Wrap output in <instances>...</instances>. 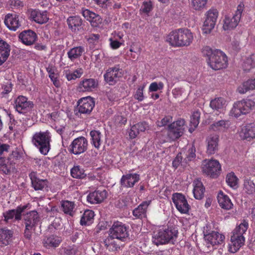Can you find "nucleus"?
Wrapping results in <instances>:
<instances>
[{"label":"nucleus","mask_w":255,"mask_h":255,"mask_svg":"<svg viewBox=\"0 0 255 255\" xmlns=\"http://www.w3.org/2000/svg\"><path fill=\"white\" fill-rule=\"evenodd\" d=\"M14 108L20 114H25L30 111L33 107V103L28 101L26 97L19 96L14 100Z\"/></svg>","instance_id":"f3484780"},{"label":"nucleus","mask_w":255,"mask_h":255,"mask_svg":"<svg viewBox=\"0 0 255 255\" xmlns=\"http://www.w3.org/2000/svg\"><path fill=\"white\" fill-rule=\"evenodd\" d=\"M51 133L48 130L35 132L32 138V143L37 147L40 152L46 155L50 149Z\"/></svg>","instance_id":"7ed1b4c3"},{"label":"nucleus","mask_w":255,"mask_h":255,"mask_svg":"<svg viewBox=\"0 0 255 255\" xmlns=\"http://www.w3.org/2000/svg\"><path fill=\"white\" fill-rule=\"evenodd\" d=\"M226 181L227 184L233 189H237L238 187L239 179L233 172L227 174Z\"/></svg>","instance_id":"8fccbe9b"},{"label":"nucleus","mask_w":255,"mask_h":255,"mask_svg":"<svg viewBox=\"0 0 255 255\" xmlns=\"http://www.w3.org/2000/svg\"><path fill=\"white\" fill-rule=\"evenodd\" d=\"M218 16V11L216 9L212 8L207 11L206 19L203 25L204 32H211L215 27L217 19Z\"/></svg>","instance_id":"4468645a"},{"label":"nucleus","mask_w":255,"mask_h":255,"mask_svg":"<svg viewBox=\"0 0 255 255\" xmlns=\"http://www.w3.org/2000/svg\"><path fill=\"white\" fill-rule=\"evenodd\" d=\"M118 240L112 237L109 233L108 236L103 240V244L106 249L109 252H116L120 249V244L118 243Z\"/></svg>","instance_id":"cd10ccee"},{"label":"nucleus","mask_w":255,"mask_h":255,"mask_svg":"<svg viewBox=\"0 0 255 255\" xmlns=\"http://www.w3.org/2000/svg\"><path fill=\"white\" fill-rule=\"evenodd\" d=\"M75 204L74 202L68 200L62 201L61 202V210L66 214L72 216L74 214V209Z\"/></svg>","instance_id":"a18cd8bd"},{"label":"nucleus","mask_w":255,"mask_h":255,"mask_svg":"<svg viewBox=\"0 0 255 255\" xmlns=\"http://www.w3.org/2000/svg\"><path fill=\"white\" fill-rule=\"evenodd\" d=\"M13 85L9 80L3 82L1 84L0 95L1 97L8 98L9 93L12 91Z\"/></svg>","instance_id":"c03bdc74"},{"label":"nucleus","mask_w":255,"mask_h":255,"mask_svg":"<svg viewBox=\"0 0 255 255\" xmlns=\"http://www.w3.org/2000/svg\"><path fill=\"white\" fill-rule=\"evenodd\" d=\"M244 70L249 71L252 68L255 67V54H251L250 57H248L244 62L243 64Z\"/></svg>","instance_id":"603ef678"},{"label":"nucleus","mask_w":255,"mask_h":255,"mask_svg":"<svg viewBox=\"0 0 255 255\" xmlns=\"http://www.w3.org/2000/svg\"><path fill=\"white\" fill-rule=\"evenodd\" d=\"M139 133L138 128H137L136 124L134 125L130 129L129 131V136L131 139L135 138L137 135Z\"/></svg>","instance_id":"69168bd1"},{"label":"nucleus","mask_w":255,"mask_h":255,"mask_svg":"<svg viewBox=\"0 0 255 255\" xmlns=\"http://www.w3.org/2000/svg\"><path fill=\"white\" fill-rule=\"evenodd\" d=\"M151 201H145L139 204L132 211L133 215L139 219H142L146 217L147 209L150 204Z\"/></svg>","instance_id":"473e14b6"},{"label":"nucleus","mask_w":255,"mask_h":255,"mask_svg":"<svg viewBox=\"0 0 255 255\" xmlns=\"http://www.w3.org/2000/svg\"><path fill=\"white\" fill-rule=\"evenodd\" d=\"M255 104V102L250 99H243L237 101L234 104L230 111V115L238 118L242 115H246L251 111Z\"/></svg>","instance_id":"39448f33"},{"label":"nucleus","mask_w":255,"mask_h":255,"mask_svg":"<svg viewBox=\"0 0 255 255\" xmlns=\"http://www.w3.org/2000/svg\"><path fill=\"white\" fill-rule=\"evenodd\" d=\"M30 205L27 203L26 205H20L18 206L15 209L8 210L3 213L2 215L4 217V221L6 223L11 222L13 220L19 221L22 219V213L26 209H29Z\"/></svg>","instance_id":"f8f14e48"},{"label":"nucleus","mask_w":255,"mask_h":255,"mask_svg":"<svg viewBox=\"0 0 255 255\" xmlns=\"http://www.w3.org/2000/svg\"><path fill=\"white\" fill-rule=\"evenodd\" d=\"M29 176L30 178L32 187L35 190H48L49 182L47 179H41L36 172H31Z\"/></svg>","instance_id":"6ab92c4d"},{"label":"nucleus","mask_w":255,"mask_h":255,"mask_svg":"<svg viewBox=\"0 0 255 255\" xmlns=\"http://www.w3.org/2000/svg\"><path fill=\"white\" fill-rule=\"evenodd\" d=\"M23 219L25 226L35 228L39 218L37 211L33 210L23 214Z\"/></svg>","instance_id":"bb28decb"},{"label":"nucleus","mask_w":255,"mask_h":255,"mask_svg":"<svg viewBox=\"0 0 255 255\" xmlns=\"http://www.w3.org/2000/svg\"><path fill=\"white\" fill-rule=\"evenodd\" d=\"M107 192L106 190H96L90 193L87 196V199L88 202L91 204H98L101 203L107 197Z\"/></svg>","instance_id":"a878e982"},{"label":"nucleus","mask_w":255,"mask_h":255,"mask_svg":"<svg viewBox=\"0 0 255 255\" xmlns=\"http://www.w3.org/2000/svg\"><path fill=\"white\" fill-rule=\"evenodd\" d=\"M193 39L192 33H170L166 41L172 46L179 47L189 45Z\"/></svg>","instance_id":"20e7f679"},{"label":"nucleus","mask_w":255,"mask_h":255,"mask_svg":"<svg viewBox=\"0 0 255 255\" xmlns=\"http://www.w3.org/2000/svg\"><path fill=\"white\" fill-rule=\"evenodd\" d=\"M140 180V176L137 173H128L123 175L121 179L120 183L125 188L133 187L135 184Z\"/></svg>","instance_id":"4be33fe9"},{"label":"nucleus","mask_w":255,"mask_h":255,"mask_svg":"<svg viewBox=\"0 0 255 255\" xmlns=\"http://www.w3.org/2000/svg\"><path fill=\"white\" fill-rule=\"evenodd\" d=\"M4 24L7 27L12 31H15L21 26L19 15L16 14L8 13L5 16Z\"/></svg>","instance_id":"5701e85b"},{"label":"nucleus","mask_w":255,"mask_h":255,"mask_svg":"<svg viewBox=\"0 0 255 255\" xmlns=\"http://www.w3.org/2000/svg\"><path fill=\"white\" fill-rule=\"evenodd\" d=\"M207 142V153L209 154H213L218 149V136L217 135H210L206 139Z\"/></svg>","instance_id":"e433bc0d"},{"label":"nucleus","mask_w":255,"mask_h":255,"mask_svg":"<svg viewBox=\"0 0 255 255\" xmlns=\"http://www.w3.org/2000/svg\"><path fill=\"white\" fill-rule=\"evenodd\" d=\"M123 75V70L120 66L116 65L114 67L109 68L104 75L105 81L110 85H114Z\"/></svg>","instance_id":"2eb2a0df"},{"label":"nucleus","mask_w":255,"mask_h":255,"mask_svg":"<svg viewBox=\"0 0 255 255\" xmlns=\"http://www.w3.org/2000/svg\"><path fill=\"white\" fill-rule=\"evenodd\" d=\"M202 55L206 57L207 63L209 58L213 56L214 54V50H213L209 46H204L202 49L201 51Z\"/></svg>","instance_id":"13d9d810"},{"label":"nucleus","mask_w":255,"mask_h":255,"mask_svg":"<svg viewBox=\"0 0 255 255\" xmlns=\"http://www.w3.org/2000/svg\"><path fill=\"white\" fill-rule=\"evenodd\" d=\"M185 121L179 119L169 124L167 128V136L171 140H175L181 136L185 129Z\"/></svg>","instance_id":"9d476101"},{"label":"nucleus","mask_w":255,"mask_h":255,"mask_svg":"<svg viewBox=\"0 0 255 255\" xmlns=\"http://www.w3.org/2000/svg\"><path fill=\"white\" fill-rule=\"evenodd\" d=\"M84 51V49L82 46L74 47L67 52L68 57L71 61H74L80 57Z\"/></svg>","instance_id":"09e8293b"},{"label":"nucleus","mask_w":255,"mask_h":255,"mask_svg":"<svg viewBox=\"0 0 255 255\" xmlns=\"http://www.w3.org/2000/svg\"><path fill=\"white\" fill-rule=\"evenodd\" d=\"M46 70L48 74V77L54 86L58 88L61 86V82L59 80V74L56 68L52 65H49Z\"/></svg>","instance_id":"7c9ffc66"},{"label":"nucleus","mask_w":255,"mask_h":255,"mask_svg":"<svg viewBox=\"0 0 255 255\" xmlns=\"http://www.w3.org/2000/svg\"><path fill=\"white\" fill-rule=\"evenodd\" d=\"M172 121V117L168 116H165L161 121H157L156 125L157 127H162L166 126L168 124L171 123Z\"/></svg>","instance_id":"680f3d73"},{"label":"nucleus","mask_w":255,"mask_h":255,"mask_svg":"<svg viewBox=\"0 0 255 255\" xmlns=\"http://www.w3.org/2000/svg\"><path fill=\"white\" fill-rule=\"evenodd\" d=\"M30 18L39 24H43L47 22L49 19L48 12L46 10L41 11L39 10L34 9L31 11Z\"/></svg>","instance_id":"c756f323"},{"label":"nucleus","mask_w":255,"mask_h":255,"mask_svg":"<svg viewBox=\"0 0 255 255\" xmlns=\"http://www.w3.org/2000/svg\"><path fill=\"white\" fill-rule=\"evenodd\" d=\"M70 174L71 176L76 179H83L87 174L83 168L80 165H74L70 170Z\"/></svg>","instance_id":"37998d69"},{"label":"nucleus","mask_w":255,"mask_h":255,"mask_svg":"<svg viewBox=\"0 0 255 255\" xmlns=\"http://www.w3.org/2000/svg\"><path fill=\"white\" fill-rule=\"evenodd\" d=\"M95 214L91 210H86L84 212L80 220V224L82 226H88L91 225L94 220Z\"/></svg>","instance_id":"58836bf2"},{"label":"nucleus","mask_w":255,"mask_h":255,"mask_svg":"<svg viewBox=\"0 0 255 255\" xmlns=\"http://www.w3.org/2000/svg\"><path fill=\"white\" fill-rule=\"evenodd\" d=\"M218 202L220 206L226 210H229L233 208V204L229 197L225 195L222 191H220L217 196Z\"/></svg>","instance_id":"72a5a7b5"},{"label":"nucleus","mask_w":255,"mask_h":255,"mask_svg":"<svg viewBox=\"0 0 255 255\" xmlns=\"http://www.w3.org/2000/svg\"><path fill=\"white\" fill-rule=\"evenodd\" d=\"M200 119V113L199 111L194 112L190 119L189 131L192 133L198 127Z\"/></svg>","instance_id":"49530a36"},{"label":"nucleus","mask_w":255,"mask_h":255,"mask_svg":"<svg viewBox=\"0 0 255 255\" xmlns=\"http://www.w3.org/2000/svg\"><path fill=\"white\" fill-rule=\"evenodd\" d=\"M62 242L60 237L54 235L45 236L43 240L42 244L44 247L47 249L51 248H56L59 246Z\"/></svg>","instance_id":"c85d7f7f"},{"label":"nucleus","mask_w":255,"mask_h":255,"mask_svg":"<svg viewBox=\"0 0 255 255\" xmlns=\"http://www.w3.org/2000/svg\"><path fill=\"white\" fill-rule=\"evenodd\" d=\"M204 238L206 246L209 248L211 246L216 249V246L221 245L224 243L225 236L218 232L212 231L209 234H204Z\"/></svg>","instance_id":"aec40b11"},{"label":"nucleus","mask_w":255,"mask_h":255,"mask_svg":"<svg viewBox=\"0 0 255 255\" xmlns=\"http://www.w3.org/2000/svg\"><path fill=\"white\" fill-rule=\"evenodd\" d=\"M98 81L94 78H84L78 83L77 90L79 92H91L98 87Z\"/></svg>","instance_id":"a211bd4d"},{"label":"nucleus","mask_w":255,"mask_h":255,"mask_svg":"<svg viewBox=\"0 0 255 255\" xmlns=\"http://www.w3.org/2000/svg\"><path fill=\"white\" fill-rule=\"evenodd\" d=\"M13 232L7 229H0V244L7 246L11 241Z\"/></svg>","instance_id":"4c0bfd02"},{"label":"nucleus","mask_w":255,"mask_h":255,"mask_svg":"<svg viewBox=\"0 0 255 255\" xmlns=\"http://www.w3.org/2000/svg\"><path fill=\"white\" fill-rule=\"evenodd\" d=\"M226 101L224 98L218 97L210 101V106L214 110L220 111L226 107Z\"/></svg>","instance_id":"ea45409f"},{"label":"nucleus","mask_w":255,"mask_h":255,"mask_svg":"<svg viewBox=\"0 0 255 255\" xmlns=\"http://www.w3.org/2000/svg\"><path fill=\"white\" fill-rule=\"evenodd\" d=\"M240 19L239 15H234L230 18L226 16L224 20L223 28L224 30H232L237 27Z\"/></svg>","instance_id":"c9c22d12"},{"label":"nucleus","mask_w":255,"mask_h":255,"mask_svg":"<svg viewBox=\"0 0 255 255\" xmlns=\"http://www.w3.org/2000/svg\"><path fill=\"white\" fill-rule=\"evenodd\" d=\"M173 202L177 210L181 214H187L189 209L190 205L185 197L182 193H175L172 196Z\"/></svg>","instance_id":"ddd939ff"},{"label":"nucleus","mask_w":255,"mask_h":255,"mask_svg":"<svg viewBox=\"0 0 255 255\" xmlns=\"http://www.w3.org/2000/svg\"><path fill=\"white\" fill-rule=\"evenodd\" d=\"M240 137L243 139L251 141L255 138V124L250 123L242 128L240 132Z\"/></svg>","instance_id":"b1692460"},{"label":"nucleus","mask_w":255,"mask_h":255,"mask_svg":"<svg viewBox=\"0 0 255 255\" xmlns=\"http://www.w3.org/2000/svg\"><path fill=\"white\" fill-rule=\"evenodd\" d=\"M182 159V157L181 156V153H178L172 161V166L174 168H175V169L178 168L180 163L181 162Z\"/></svg>","instance_id":"774afa93"},{"label":"nucleus","mask_w":255,"mask_h":255,"mask_svg":"<svg viewBox=\"0 0 255 255\" xmlns=\"http://www.w3.org/2000/svg\"><path fill=\"white\" fill-rule=\"evenodd\" d=\"M90 135L91 137V144L96 148L99 149L102 144V141L101 139L102 135L98 130H93L90 132Z\"/></svg>","instance_id":"79ce46f5"},{"label":"nucleus","mask_w":255,"mask_h":255,"mask_svg":"<svg viewBox=\"0 0 255 255\" xmlns=\"http://www.w3.org/2000/svg\"><path fill=\"white\" fill-rule=\"evenodd\" d=\"M3 111L6 113L7 115L9 117V123L8 124V128L10 130L12 131L17 122L15 120L13 115L11 114L8 111L6 110H3Z\"/></svg>","instance_id":"052dcab7"},{"label":"nucleus","mask_w":255,"mask_h":255,"mask_svg":"<svg viewBox=\"0 0 255 255\" xmlns=\"http://www.w3.org/2000/svg\"><path fill=\"white\" fill-rule=\"evenodd\" d=\"M110 41V46L113 49H118L122 45L124 44V40L116 41V40H112L109 39Z\"/></svg>","instance_id":"338daca9"},{"label":"nucleus","mask_w":255,"mask_h":255,"mask_svg":"<svg viewBox=\"0 0 255 255\" xmlns=\"http://www.w3.org/2000/svg\"><path fill=\"white\" fill-rule=\"evenodd\" d=\"M0 172L5 175H10L16 172L15 165L8 157H0Z\"/></svg>","instance_id":"412c9836"},{"label":"nucleus","mask_w":255,"mask_h":255,"mask_svg":"<svg viewBox=\"0 0 255 255\" xmlns=\"http://www.w3.org/2000/svg\"><path fill=\"white\" fill-rule=\"evenodd\" d=\"M83 16L90 22L92 27L101 28L103 27V19L101 16L88 9H82Z\"/></svg>","instance_id":"dca6fc26"},{"label":"nucleus","mask_w":255,"mask_h":255,"mask_svg":"<svg viewBox=\"0 0 255 255\" xmlns=\"http://www.w3.org/2000/svg\"><path fill=\"white\" fill-rule=\"evenodd\" d=\"M18 38L23 44L30 46L37 41L38 37L36 33H19Z\"/></svg>","instance_id":"f704fd0d"},{"label":"nucleus","mask_w":255,"mask_h":255,"mask_svg":"<svg viewBox=\"0 0 255 255\" xmlns=\"http://www.w3.org/2000/svg\"><path fill=\"white\" fill-rule=\"evenodd\" d=\"M61 255H78V248L75 245L62 247L60 250Z\"/></svg>","instance_id":"3c124183"},{"label":"nucleus","mask_w":255,"mask_h":255,"mask_svg":"<svg viewBox=\"0 0 255 255\" xmlns=\"http://www.w3.org/2000/svg\"><path fill=\"white\" fill-rule=\"evenodd\" d=\"M94 107V98L90 96L82 98L78 102L77 108L75 110V115L78 117L88 116L90 115Z\"/></svg>","instance_id":"6e6552de"},{"label":"nucleus","mask_w":255,"mask_h":255,"mask_svg":"<svg viewBox=\"0 0 255 255\" xmlns=\"http://www.w3.org/2000/svg\"><path fill=\"white\" fill-rule=\"evenodd\" d=\"M88 146L87 138L81 136L72 141L68 147V150L70 153L78 155L85 152L88 149Z\"/></svg>","instance_id":"9b49d317"},{"label":"nucleus","mask_w":255,"mask_h":255,"mask_svg":"<svg viewBox=\"0 0 255 255\" xmlns=\"http://www.w3.org/2000/svg\"><path fill=\"white\" fill-rule=\"evenodd\" d=\"M229 127V121L220 120L214 122L210 126V129L214 131H224Z\"/></svg>","instance_id":"de8ad7c7"},{"label":"nucleus","mask_w":255,"mask_h":255,"mask_svg":"<svg viewBox=\"0 0 255 255\" xmlns=\"http://www.w3.org/2000/svg\"><path fill=\"white\" fill-rule=\"evenodd\" d=\"M249 228L248 222L245 220L236 227L231 238V243L229 244L228 251L231 253L237 252L244 245L245 238L243 235Z\"/></svg>","instance_id":"f257e3e1"},{"label":"nucleus","mask_w":255,"mask_h":255,"mask_svg":"<svg viewBox=\"0 0 255 255\" xmlns=\"http://www.w3.org/2000/svg\"><path fill=\"white\" fill-rule=\"evenodd\" d=\"M202 170L204 174L212 178H216L220 174L221 166L215 159H205L202 163Z\"/></svg>","instance_id":"1a4fd4ad"},{"label":"nucleus","mask_w":255,"mask_h":255,"mask_svg":"<svg viewBox=\"0 0 255 255\" xmlns=\"http://www.w3.org/2000/svg\"><path fill=\"white\" fill-rule=\"evenodd\" d=\"M178 231L173 227L159 229L152 237V242L156 245L174 244L178 236Z\"/></svg>","instance_id":"f03ea898"},{"label":"nucleus","mask_w":255,"mask_h":255,"mask_svg":"<svg viewBox=\"0 0 255 255\" xmlns=\"http://www.w3.org/2000/svg\"><path fill=\"white\" fill-rule=\"evenodd\" d=\"M196 148L194 145H192L191 148H190L186 154V159L188 161H191L193 160L196 157Z\"/></svg>","instance_id":"e2e57ef3"},{"label":"nucleus","mask_w":255,"mask_h":255,"mask_svg":"<svg viewBox=\"0 0 255 255\" xmlns=\"http://www.w3.org/2000/svg\"><path fill=\"white\" fill-rule=\"evenodd\" d=\"M255 89V78L249 79L244 82L238 88V91L240 94H245L249 90Z\"/></svg>","instance_id":"a19ab883"},{"label":"nucleus","mask_w":255,"mask_h":255,"mask_svg":"<svg viewBox=\"0 0 255 255\" xmlns=\"http://www.w3.org/2000/svg\"><path fill=\"white\" fill-rule=\"evenodd\" d=\"M193 193L196 199L201 200L204 196L205 188L202 182L198 179H195L193 182Z\"/></svg>","instance_id":"2f4dec72"},{"label":"nucleus","mask_w":255,"mask_h":255,"mask_svg":"<svg viewBox=\"0 0 255 255\" xmlns=\"http://www.w3.org/2000/svg\"><path fill=\"white\" fill-rule=\"evenodd\" d=\"M152 9L153 5L151 1L146 0L143 2L140 10L143 13L148 14Z\"/></svg>","instance_id":"4d7b16f0"},{"label":"nucleus","mask_w":255,"mask_h":255,"mask_svg":"<svg viewBox=\"0 0 255 255\" xmlns=\"http://www.w3.org/2000/svg\"><path fill=\"white\" fill-rule=\"evenodd\" d=\"M10 161H12L14 162V165H15L16 162L20 159L21 157L20 153L17 151H13L12 153L7 157Z\"/></svg>","instance_id":"0e129e2a"},{"label":"nucleus","mask_w":255,"mask_h":255,"mask_svg":"<svg viewBox=\"0 0 255 255\" xmlns=\"http://www.w3.org/2000/svg\"><path fill=\"white\" fill-rule=\"evenodd\" d=\"M207 0H191L192 6L194 9L201 11L207 4Z\"/></svg>","instance_id":"5fc2aeb1"},{"label":"nucleus","mask_w":255,"mask_h":255,"mask_svg":"<svg viewBox=\"0 0 255 255\" xmlns=\"http://www.w3.org/2000/svg\"><path fill=\"white\" fill-rule=\"evenodd\" d=\"M129 227L120 221H115L109 230V233L112 237L121 242H125L129 238Z\"/></svg>","instance_id":"423d86ee"},{"label":"nucleus","mask_w":255,"mask_h":255,"mask_svg":"<svg viewBox=\"0 0 255 255\" xmlns=\"http://www.w3.org/2000/svg\"><path fill=\"white\" fill-rule=\"evenodd\" d=\"M144 88V86H139L133 96L134 98L138 102H141L144 100V97L143 93Z\"/></svg>","instance_id":"bf43d9fd"},{"label":"nucleus","mask_w":255,"mask_h":255,"mask_svg":"<svg viewBox=\"0 0 255 255\" xmlns=\"http://www.w3.org/2000/svg\"><path fill=\"white\" fill-rule=\"evenodd\" d=\"M208 65L214 70L226 68L228 65V57L223 51L216 49L213 56L208 60Z\"/></svg>","instance_id":"0eeeda50"},{"label":"nucleus","mask_w":255,"mask_h":255,"mask_svg":"<svg viewBox=\"0 0 255 255\" xmlns=\"http://www.w3.org/2000/svg\"><path fill=\"white\" fill-rule=\"evenodd\" d=\"M244 190L248 194H253L255 192V185L251 180H246L244 183Z\"/></svg>","instance_id":"864d4df0"},{"label":"nucleus","mask_w":255,"mask_h":255,"mask_svg":"<svg viewBox=\"0 0 255 255\" xmlns=\"http://www.w3.org/2000/svg\"><path fill=\"white\" fill-rule=\"evenodd\" d=\"M164 83L162 82H159L157 83L156 82H154L151 83L149 86V92H156L158 90H161L164 88Z\"/></svg>","instance_id":"6e6d98bb"},{"label":"nucleus","mask_w":255,"mask_h":255,"mask_svg":"<svg viewBox=\"0 0 255 255\" xmlns=\"http://www.w3.org/2000/svg\"><path fill=\"white\" fill-rule=\"evenodd\" d=\"M69 28L72 31H81L84 30L85 24L79 16H71L67 19Z\"/></svg>","instance_id":"393cba45"}]
</instances>
